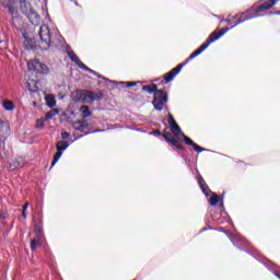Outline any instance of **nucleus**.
I'll use <instances>...</instances> for the list:
<instances>
[{"label": "nucleus", "mask_w": 280, "mask_h": 280, "mask_svg": "<svg viewBox=\"0 0 280 280\" xmlns=\"http://www.w3.org/2000/svg\"><path fill=\"white\" fill-rule=\"evenodd\" d=\"M104 98V94L102 91L93 92L90 91V102H100Z\"/></svg>", "instance_id": "nucleus-12"}, {"label": "nucleus", "mask_w": 280, "mask_h": 280, "mask_svg": "<svg viewBox=\"0 0 280 280\" xmlns=\"http://www.w3.org/2000/svg\"><path fill=\"white\" fill-rule=\"evenodd\" d=\"M198 184H199V186H200V189H201L202 194H203L206 197H209L211 190H210L208 184L206 183V180L201 177V175H199V177H198Z\"/></svg>", "instance_id": "nucleus-10"}, {"label": "nucleus", "mask_w": 280, "mask_h": 280, "mask_svg": "<svg viewBox=\"0 0 280 280\" xmlns=\"http://www.w3.org/2000/svg\"><path fill=\"white\" fill-rule=\"evenodd\" d=\"M61 155H62V152L60 150H57V152L54 155L52 162H51V167H54L55 164L58 163Z\"/></svg>", "instance_id": "nucleus-22"}, {"label": "nucleus", "mask_w": 280, "mask_h": 280, "mask_svg": "<svg viewBox=\"0 0 280 280\" xmlns=\"http://www.w3.org/2000/svg\"><path fill=\"white\" fill-rule=\"evenodd\" d=\"M168 102L167 93L164 90H156L153 94L152 104L155 110H163L164 104Z\"/></svg>", "instance_id": "nucleus-2"}, {"label": "nucleus", "mask_w": 280, "mask_h": 280, "mask_svg": "<svg viewBox=\"0 0 280 280\" xmlns=\"http://www.w3.org/2000/svg\"><path fill=\"white\" fill-rule=\"evenodd\" d=\"M69 148V142L68 141H59L56 144V150L65 152Z\"/></svg>", "instance_id": "nucleus-18"}, {"label": "nucleus", "mask_w": 280, "mask_h": 280, "mask_svg": "<svg viewBox=\"0 0 280 280\" xmlns=\"http://www.w3.org/2000/svg\"><path fill=\"white\" fill-rule=\"evenodd\" d=\"M184 143H186L187 145H191L194 151L197 153H202V152H209L208 149L203 148V147H199L197 143H195L194 140H191L188 136H185L184 133H182Z\"/></svg>", "instance_id": "nucleus-9"}, {"label": "nucleus", "mask_w": 280, "mask_h": 280, "mask_svg": "<svg viewBox=\"0 0 280 280\" xmlns=\"http://www.w3.org/2000/svg\"><path fill=\"white\" fill-rule=\"evenodd\" d=\"M11 135V127L8 121L0 120V147L4 149L5 147V140Z\"/></svg>", "instance_id": "nucleus-6"}, {"label": "nucleus", "mask_w": 280, "mask_h": 280, "mask_svg": "<svg viewBox=\"0 0 280 280\" xmlns=\"http://www.w3.org/2000/svg\"><path fill=\"white\" fill-rule=\"evenodd\" d=\"M36 127L37 128H43L44 127V121L38 119L37 124H36Z\"/></svg>", "instance_id": "nucleus-30"}, {"label": "nucleus", "mask_w": 280, "mask_h": 280, "mask_svg": "<svg viewBox=\"0 0 280 280\" xmlns=\"http://www.w3.org/2000/svg\"><path fill=\"white\" fill-rule=\"evenodd\" d=\"M27 207H30L28 202H26L25 205L22 206V211H26Z\"/></svg>", "instance_id": "nucleus-33"}, {"label": "nucleus", "mask_w": 280, "mask_h": 280, "mask_svg": "<svg viewBox=\"0 0 280 280\" xmlns=\"http://www.w3.org/2000/svg\"><path fill=\"white\" fill-rule=\"evenodd\" d=\"M240 241L245 243V238H243V237H241Z\"/></svg>", "instance_id": "nucleus-39"}, {"label": "nucleus", "mask_w": 280, "mask_h": 280, "mask_svg": "<svg viewBox=\"0 0 280 280\" xmlns=\"http://www.w3.org/2000/svg\"><path fill=\"white\" fill-rule=\"evenodd\" d=\"M27 85H28V91H31V92H35V90H32V88H31V83H27Z\"/></svg>", "instance_id": "nucleus-35"}, {"label": "nucleus", "mask_w": 280, "mask_h": 280, "mask_svg": "<svg viewBox=\"0 0 280 280\" xmlns=\"http://www.w3.org/2000/svg\"><path fill=\"white\" fill-rule=\"evenodd\" d=\"M79 113H82V118L83 120L85 118H89L93 115V113L91 112L89 105H82L81 108H79Z\"/></svg>", "instance_id": "nucleus-13"}, {"label": "nucleus", "mask_w": 280, "mask_h": 280, "mask_svg": "<svg viewBox=\"0 0 280 280\" xmlns=\"http://www.w3.org/2000/svg\"><path fill=\"white\" fill-rule=\"evenodd\" d=\"M70 1L74 2L75 5H79L78 0H70Z\"/></svg>", "instance_id": "nucleus-37"}, {"label": "nucleus", "mask_w": 280, "mask_h": 280, "mask_svg": "<svg viewBox=\"0 0 280 280\" xmlns=\"http://www.w3.org/2000/svg\"><path fill=\"white\" fill-rule=\"evenodd\" d=\"M210 229H211L210 226L209 228H203L201 232H206V231H208Z\"/></svg>", "instance_id": "nucleus-36"}, {"label": "nucleus", "mask_w": 280, "mask_h": 280, "mask_svg": "<svg viewBox=\"0 0 280 280\" xmlns=\"http://www.w3.org/2000/svg\"><path fill=\"white\" fill-rule=\"evenodd\" d=\"M167 122H168L170 127H173V126L177 125V122H176V120H175V118H174V116L172 114H168Z\"/></svg>", "instance_id": "nucleus-24"}, {"label": "nucleus", "mask_w": 280, "mask_h": 280, "mask_svg": "<svg viewBox=\"0 0 280 280\" xmlns=\"http://www.w3.org/2000/svg\"><path fill=\"white\" fill-rule=\"evenodd\" d=\"M170 130H171L172 135L175 136V137H178V136L183 135V130L177 124L171 126Z\"/></svg>", "instance_id": "nucleus-17"}, {"label": "nucleus", "mask_w": 280, "mask_h": 280, "mask_svg": "<svg viewBox=\"0 0 280 280\" xmlns=\"http://www.w3.org/2000/svg\"><path fill=\"white\" fill-rule=\"evenodd\" d=\"M279 14H280V11H279Z\"/></svg>", "instance_id": "nucleus-41"}, {"label": "nucleus", "mask_w": 280, "mask_h": 280, "mask_svg": "<svg viewBox=\"0 0 280 280\" xmlns=\"http://www.w3.org/2000/svg\"><path fill=\"white\" fill-rule=\"evenodd\" d=\"M74 101L83 104H89L90 102V91L89 90H79L75 92Z\"/></svg>", "instance_id": "nucleus-7"}, {"label": "nucleus", "mask_w": 280, "mask_h": 280, "mask_svg": "<svg viewBox=\"0 0 280 280\" xmlns=\"http://www.w3.org/2000/svg\"><path fill=\"white\" fill-rule=\"evenodd\" d=\"M140 82H120L121 85H127V88H135Z\"/></svg>", "instance_id": "nucleus-25"}, {"label": "nucleus", "mask_w": 280, "mask_h": 280, "mask_svg": "<svg viewBox=\"0 0 280 280\" xmlns=\"http://www.w3.org/2000/svg\"><path fill=\"white\" fill-rule=\"evenodd\" d=\"M152 133H153L154 136H162V135H163L159 129L153 130Z\"/></svg>", "instance_id": "nucleus-32"}, {"label": "nucleus", "mask_w": 280, "mask_h": 280, "mask_svg": "<svg viewBox=\"0 0 280 280\" xmlns=\"http://www.w3.org/2000/svg\"><path fill=\"white\" fill-rule=\"evenodd\" d=\"M39 42L36 44L32 38H25V47L26 49H42V50H48L51 46V38H50V31L47 25H42L39 28Z\"/></svg>", "instance_id": "nucleus-1"}, {"label": "nucleus", "mask_w": 280, "mask_h": 280, "mask_svg": "<svg viewBox=\"0 0 280 280\" xmlns=\"http://www.w3.org/2000/svg\"><path fill=\"white\" fill-rule=\"evenodd\" d=\"M142 91L143 92H147L148 94H153L159 91V85H155V84H150V85H143L142 86Z\"/></svg>", "instance_id": "nucleus-15"}, {"label": "nucleus", "mask_w": 280, "mask_h": 280, "mask_svg": "<svg viewBox=\"0 0 280 280\" xmlns=\"http://www.w3.org/2000/svg\"><path fill=\"white\" fill-rule=\"evenodd\" d=\"M81 69L90 72L91 74L97 75V73L86 65H84V67H82Z\"/></svg>", "instance_id": "nucleus-26"}, {"label": "nucleus", "mask_w": 280, "mask_h": 280, "mask_svg": "<svg viewBox=\"0 0 280 280\" xmlns=\"http://www.w3.org/2000/svg\"><path fill=\"white\" fill-rule=\"evenodd\" d=\"M162 136L164 137V140L167 142L171 139L172 133L170 131H165L162 133Z\"/></svg>", "instance_id": "nucleus-27"}, {"label": "nucleus", "mask_w": 280, "mask_h": 280, "mask_svg": "<svg viewBox=\"0 0 280 280\" xmlns=\"http://www.w3.org/2000/svg\"><path fill=\"white\" fill-rule=\"evenodd\" d=\"M2 8H7L12 15L19 14V9L15 8L16 0H0Z\"/></svg>", "instance_id": "nucleus-8"}, {"label": "nucleus", "mask_w": 280, "mask_h": 280, "mask_svg": "<svg viewBox=\"0 0 280 280\" xmlns=\"http://www.w3.org/2000/svg\"><path fill=\"white\" fill-rule=\"evenodd\" d=\"M3 108H4L5 110H13V109H14V104H13V102H11V101H4V102H3Z\"/></svg>", "instance_id": "nucleus-23"}, {"label": "nucleus", "mask_w": 280, "mask_h": 280, "mask_svg": "<svg viewBox=\"0 0 280 280\" xmlns=\"http://www.w3.org/2000/svg\"><path fill=\"white\" fill-rule=\"evenodd\" d=\"M35 234L37 238L44 237L43 223L36 222L35 224Z\"/></svg>", "instance_id": "nucleus-16"}, {"label": "nucleus", "mask_w": 280, "mask_h": 280, "mask_svg": "<svg viewBox=\"0 0 280 280\" xmlns=\"http://www.w3.org/2000/svg\"><path fill=\"white\" fill-rule=\"evenodd\" d=\"M54 117H55V114L51 113V112H49V113L46 115V118H47V119H51V118H54Z\"/></svg>", "instance_id": "nucleus-31"}, {"label": "nucleus", "mask_w": 280, "mask_h": 280, "mask_svg": "<svg viewBox=\"0 0 280 280\" xmlns=\"http://www.w3.org/2000/svg\"><path fill=\"white\" fill-rule=\"evenodd\" d=\"M42 242H43V238H37V236H36V238H33L31 241V250L35 252L36 248L40 246Z\"/></svg>", "instance_id": "nucleus-19"}, {"label": "nucleus", "mask_w": 280, "mask_h": 280, "mask_svg": "<svg viewBox=\"0 0 280 280\" xmlns=\"http://www.w3.org/2000/svg\"><path fill=\"white\" fill-rule=\"evenodd\" d=\"M166 143L177 148L179 151H185V147L182 145L180 141H178L176 138H171L170 140L166 141Z\"/></svg>", "instance_id": "nucleus-14"}, {"label": "nucleus", "mask_w": 280, "mask_h": 280, "mask_svg": "<svg viewBox=\"0 0 280 280\" xmlns=\"http://www.w3.org/2000/svg\"><path fill=\"white\" fill-rule=\"evenodd\" d=\"M219 202H220V197L218 196L217 192H212L211 198L209 200L210 206L217 207Z\"/></svg>", "instance_id": "nucleus-20"}, {"label": "nucleus", "mask_w": 280, "mask_h": 280, "mask_svg": "<svg viewBox=\"0 0 280 280\" xmlns=\"http://www.w3.org/2000/svg\"><path fill=\"white\" fill-rule=\"evenodd\" d=\"M33 105H36V103H35V102H33Z\"/></svg>", "instance_id": "nucleus-40"}, {"label": "nucleus", "mask_w": 280, "mask_h": 280, "mask_svg": "<svg viewBox=\"0 0 280 280\" xmlns=\"http://www.w3.org/2000/svg\"><path fill=\"white\" fill-rule=\"evenodd\" d=\"M72 127L75 131L78 132H83L84 135H82L81 137L83 136H89L93 132H101V130H94V131H91L89 130L90 128V124L88 120L83 119V120H78L72 124Z\"/></svg>", "instance_id": "nucleus-4"}, {"label": "nucleus", "mask_w": 280, "mask_h": 280, "mask_svg": "<svg viewBox=\"0 0 280 280\" xmlns=\"http://www.w3.org/2000/svg\"><path fill=\"white\" fill-rule=\"evenodd\" d=\"M70 138V133L68 131L61 132V139L67 140Z\"/></svg>", "instance_id": "nucleus-28"}, {"label": "nucleus", "mask_w": 280, "mask_h": 280, "mask_svg": "<svg viewBox=\"0 0 280 280\" xmlns=\"http://www.w3.org/2000/svg\"><path fill=\"white\" fill-rule=\"evenodd\" d=\"M21 13L27 16L30 20L38 19V14L32 8V3L26 0H19Z\"/></svg>", "instance_id": "nucleus-3"}, {"label": "nucleus", "mask_w": 280, "mask_h": 280, "mask_svg": "<svg viewBox=\"0 0 280 280\" xmlns=\"http://www.w3.org/2000/svg\"><path fill=\"white\" fill-rule=\"evenodd\" d=\"M22 218L26 219L27 214H26V210H22V213H21Z\"/></svg>", "instance_id": "nucleus-34"}, {"label": "nucleus", "mask_w": 280, "mask_h": 280, "mask_svg": "<svg viewBox=\"0 0 280 280\" xmlns=\"http://www.w3.org/2000/svg\"><path fill=\"white\" fill-rule=\"evenodd\" d=\"M275 277L280 279V273H275Z\"/></svg>", "instance_id": "nucleus-38"}, {"label": "nucleus", "mask_w": 280, "mask_h": 280, "mask_svg": "<svg viewBox=\"0 0 280 280\" xmlns=\"http://www.w3.org/2000/svg\"><path fill=\"white\" fill-rule=\"evenodd\" d=\"M27 68L30 71H35L36 74H47L49 72L47 65L40 63L37 59L28 61Z\"/></svg>", "instance_id": "nucleus-5"}, {"label": "nucleus", "mask_w": 280, "mask_h": 280, "mask_svg": "<svg viewBox=\"0 0 280 280\" xmlns=\"http://www.w3.org/2000/svg\"><path fill=\"white\" fill-rule=\"evenodd\" d=\"M46 102H47V106L49 108H55L57 105V101H56L55 96H47Z\"/></svg>", "instance_id": "nucleus-21"}, {"label": "nucleus", "mask_w": 280, "mask_h": 280, "mask_svg": "<svg viewBox=\"0 0 280 280\" xmlns=\"http://www.w3.org/2000/svg\"><path fill=\"white\" fill-rule=\"evenodd\" d=\"M68 58H70L79 67V69L85 68V63H83L80 60L79 56L75 55V52L73 51L68 52Z\"/></svg>", "instance_id": "nucleus-11"}, {"label": "nucleus", "mask_w": 280, "mask_h": 280, "mask_svg": "<svg viewBox=\"0 0 280 280\" xmlns=\"http://www.w3.org/2000/svg\"><path fill=\"white\" fill-rule=\"evenodd\" d=\"M0 218L1 219H8V213L0 210Z\"/></svg>", "instance_id": "nucleus-29"}]
</instances>
